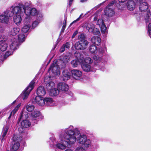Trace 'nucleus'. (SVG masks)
I'll return each instance as SVG.
<instances>
[{"mask_svg":"<svg viewBox=\"0 0 151 151\" xmlns=\"http://www.w3.org/2000/svg\"><path fill=\"white\" fill-rule=\"evenodd\" d=\"M67 128L69 135V138L71 140L72 138L73 139L72 140L73 142L72 143V145L74 144L76 141L78 143L84 145L86 148L89 147L91 146V140L87 139L86 135L81 134L78 128H74L72 126H70Z\"/></svg>","mask_w":151,"mask_h":151,"instance_id":"f257e3e1","label":"nucleus"},{"mask_svg":"<svg viewBox=\"0 0 151 151\" xmlns=\"http://www.w3.org/2000/svg\"><path fill=\"white\" fill-rule=\"evenodd\" d=\"M67 128L63 129H61L59 134V138L60 142H57L56 144L57 148L62 150H65L67 147L72 145V143L73 142L69 138Z\"/></svg>","mask_w":151,"mask_h":151,"instance_id":"f03ea898","label":"nucleus"},{"mask_svg":"<svg viewBox=\"0 0 151 151\" xmlns=\"http://www.w3.org/2000/svg\"><path fill=\"white\" fill-rule=\"evenodd\" d=\"M85 35L83 34L78 36V38L79 40L76 42L75 45V48L76 50H84L87 48L89 42L85 39Z\"/></svg>","mask_w":151,"mask_h":151,"instance_id":"7ed1b4c3","label":"nucleus"},{"mask_svg":"<svg viewBox=\"0 0 151 151\" xmlns=\"http://www.w3.org/2000/svg\"><path fill=\"white\" fill-rule=\"evenodd\" d=\"M25 12L24 14L29 17L31 16H34L36 15L37 17L38 14H41L35 8H31V4L30 2H27L25 3Z\"/></svg>","mask_w":151,"mask_h":151,"instance_id":"20e7f679","label":"nucleus"},{"mask_svg":"<svg viewBox=\"0 0 151 151\" xmlns=\"http://www.w3.org/2000/svg\"><path fill=\"white\" fill-rule=\"evenodd\" d=\"M60 60H55L49 68L48 71H51L54 76H58L60 75V69L61 68L62 65L60 63Z\"/></svg>","mask_w":151,"mask_h":151,"instance_id":"39448f33","label":"nucleus"},{"mask_svg":"<svg viewBox=\"0 0 151 151\" xmlns=\"http://www.w3.org/2000/svg\"><path fill=\"white\" fill-rule=\"evenodd\" d=\"M11 42L9 45L11 51H7L6 53L4 56V59L6 58V57L12 55L13 52L15 50L17 49L19 45V43L18 42L17 38H15L14 37H13Z\"/></svg>","mask_w":151,"mask_h":151,"instance_id":"423d86ee","label":"nucleus"},{"mask_svg":"<svg viewBox=\"0 0 151 151\" xmlns=\"http://www.w3.org/2000/svg\"><path fill=\"white\" fill-rule=\"evenodd\" d=\"M25 3H19L17 6H12L11 8V12L15 15L24 14L25 12Z\"/></svg>","mask_w":151,"mask_h":151,"instance_id":"0eeeda50","label":"nucleus"},{"mask_svg":"<svg viewBox=\"0 0 151 151\" xmlns=\"http://www.w3.org/2000/svg\"><path fill=\"white\" fill-rule=\"evenodd\" d=\"M35 82L34 80H32L29 83L28 86L23 91L20 96V98L23 100L27 99L28 96L32 89L34 87Z\"/></svg>","mask_w":151,"mask_h":151,"instance_id":"6e6552de","label":"nucleus"},{"mask_svg":"<svg viewBox=\"0 0 151 151\" xmlns=\"http://www.w3.org/2000/svg\"><path fill=\"white\" fill-rule=\"evenodd\" d=\"M10 118H8V120L6 122V124L5 125L3 129V130L1 135L0 139L1 142H3L5 139L8 130L10 127H12L13 124L14 122L13 120L10 119Z\"/></svg>","mask_w":151,"mask_h":151,"instance_id":"1a4fd4ad","label":"nucleus"},{"mask_svg":"<svg viewBox=\"0 0 151 151\" xmlns=\"http://www.w3.org/2000/svg\"><path fill=\"white\" fill-rule=\"evenodd\" d=\"M93 58L95 60L94 64L99 67L98 68L102 70H103L104 68V63L105 62V60L102 58L99 55H94L93 57Z\"/></svg>","mask_w":151,"mask_h":151,"instance_id":"9d476101","label":"nucleus"},{"mask_svg":"<svg viewBox=\"0 0 151 151\" xmlns=\"http://www.w3.org/2000/svg\"><path fill=\"white\" fill-rule=\"evenodd\" d=\"M83 26L86 28L89 32H92L94 35H99L100 34L99 29L95 28L93 24L91 22H85Z\"/></svg>","mask_w":151,"mask_h":151,"instance_id":"9b49d317","label":"nucleus"},{"mask_svg":"<svg viewBox=\"0 0 151 151\" xmlns=\"http://www.w3.org/2000/svg\"><path fill=\"white\" fill-rule=\"evenodd\" d=\"M115 3V1H112L106 7L104 13L106 16L111 17L114 15L115 12L112 6Z\"/></svg>","mask_w":151,"mask_h":151,"instance_id":"f8f14e48","label":"nucleus"},{"mask_svg":"<svg viewBox=\"0 0 151 151\" xmlns=\"http://www.w3.org/2000/svg\"><path fill=\"white\" fill-rule=\"evenodd\" d=\"M71 54L70 53H68L65 55H63L60 57L59 59L57 60H60V63L62 65L61 68H64L65 65V63L69 61L70 58L71 56Z\"/></svg>","mask_w":151,"mask_h":151,"instance_id":"ddd939ff","label":"nucleus"},{"mask_svg":"<svg viewBox=\"0 0 151 151\" xmlns=\"http://www.w3.org/2000/svg\"><path fill=\"white\" fill-rule=\"evenodd\" d=\"M96 17L94 18V21H96L97 24L101 28L102 33L105 34L107 32V28L106 27L103 20L102 19H99Z\"/></svg>","mask_w":151,"mask_h":151,"instance_id":"4468645a","label":"nucleus"},{"mask_svg":"<svg viewBox=\"0 0 151 151\" xmlns=\"http://www.w3.org/2000/svg\"><path fill=\"white\" fill-rule=\"evenodd\" d=\"M31 125L30 123L28 121L25 120L23 121L21 123V126L18 128L19 131L20 133H24L25 128L29 127Z\"/></svg>","mask_w":151,"mask_h":151,"instance_id":"2eb2a0df","label":"nucleus"},{"mask_svg":"<svg viewBox=\"0 0 151 151\" xmlns=\"http://www.w3.org/2000/svg\"><path fill=\"white\" fill-rule=\"evenodd\" d=\"M8 11H6L0 15V22L4 24H7L9 21Z\"/></svg>","mask_w":151,"mask_h":151,"instance_id":"dca6fc26","label":"nucleus"},{"mask_svg":"<svg viewBox=\"0 0 151 151\" xmlns=\"http://www.w3.org/2000/svg\"><path fill=\"white\" fill-rule=\"evenodd\" d=\"M45 98L40 96H37L33 101L34 104H36L40 106H42L45 105Z\"/></svg>","mask_w":151,"mask_h":151,"instance_id":"f3484780","label":"nucleus"},{"mask_svg":"<svg viewBox=\"0 0 151 151\" xmlns=\"http://www.w3.org/2000/svg\"><path fill=\"white\" fill-rule=\"evenodd\" d=\"M71 73L73 77L76 79H79L82 75V72L78 70H72Z\"/></svg>","mask_w":151,"mask_h":151,"instance_id":"a211bd4d","label":"nucleus"},{"mask_svg":"<svg viewBox=\"0 0 151 151\" xmlns=\"http://www.w3.org/2000/svg\"><path fill=\"white\" fill-rule=\"evenodd\" d=\"M58 89L62 91L66 92L68 89V86L64 83H60L58 84Z\"/></svg>","mask_w":151,"mask_h":151,"instance_id":"6ab92c4d","label":"nucleus"},{"mask_svg":"<svg viewBox=\"0 0 151 151\" xmlns=\"http://www.w3.org/2000/svg\"><path fill=\"white\" fill-rule=\"evenodd\" d=\"M42 20V14H38L37 16V17H36V20L34 21L32 24V27L33 28H35Z\"/></svg>","mask_w":151,"mask_h":151,"instance_id":"aec40b11","label":"nucleus"},{"mask_svg":"<svg viewBox=\"0 0 151 151\" xmlns=\"http://www.w3.org/2000/svg\"><path fill=\"white\" fill-rule=\"evenodd\" d=\"M23 14H17L13 17V21L15 24L17 26L19 25L22 21L21 16Z\"/></svg>","mask_w":151,"mask_h":151,"instance_id":"412c9836","label":"nucleus"},{"mask_svg":"<svg viewBox=\"0 0 151 151\" xmlns=\"http://www.w3.org/2000/svg\"><path fill=\"white\" fill-rule=\"evenodd\" d=\"M70 73L69 70H64L62 72V78L64 81H67L70 78Z\"/></svg>","mask_w":151,"mask_h":151,"instance_id":"4be33fe9","label":"nucleus"},{"mask_svg":"<svg viewBox=\"0 0 151 151\" xmlns=\"http://www.w3.org/2000/svg\"><path fill=\"white\" fill-rule=\"evenodd\" d=\"M37 96H44L45 93L46 91L44 87L42 86H40L38 87L37 89Z\"/></svg>","mask_w":151,"mask_h":151,"instance_id":"5701e85b","label":"nucleus"},{"mask_svg":"<svg viewBox=\"0 0 151 151\" xmlns=\"http://www.w3.org/2000/svg\"><path fill=\"white\" fill-rule=\"evenodd\" d=\"M40 114V112L37 111H34L31 113V116L32 118V119L33 122L37 123L38 120L37 118L38 117Z\"/></svg>","mask_w":151,"mask_h":151,"instance_id":"b1692460","label":"nucleus"},{"mask_svg":"<svg viewBox=\"0 0 151 151\" xmlns=\"http://www.w3.org/2000/svg\"><path fill=\"white\" fill-rule=\"evenodd\" d=\"M45 104L47 106H53L55 105V102L51 98H45Z\"/></svg>","mask_w":151,"mask_h":151,"instance_id":"393cba45","label":"nucleus"},{"mask_svg":"<svg viewBox=\"0 0 151 151\" xmlns=\"http://www.w3.org/2000/svg\"><path fill=\"white\" fill-rule=\"evenodd\" d=\"M148 6L147 3L146 2H143L140 3L139 5V9L140 11L142 12H145L148 9Z\"/></svg>","mask_w":151,"mask_h":151,"instance_id":"a878e982","label":"nucleus"},{"mask_svg":"<svg viewBox=\"0 0 151 151\" xmlns=\"http://www.w3.org/2000/svg\"><path fill=\"white\" fill-rule=\"evenodd\" d=\"M81 64V66L83 70L86 72H89L90 71H93L90 65L86 63H85L83 62Z\"/></svg>","mask_w":151,"mask_h":151,"instance_id":"bb28decb","label":"nucleus"},{"mask_svg":"<svg viewBox=\"0 0 151 151\" xmlns=\"http://www.w3.org/2000/svg\"><path fill=\"white\" fill-rule=\"evenodd\" d=\"M128 9L130 10H133L135 8V4L132 0H129L127 3Z\"/></svg>","mask_w":151,"mask_h":151,"instance_id":"cd10ccee","label":"nucleus"},{"mask_svg":"<svg viewBox=\"0 0 151 151\" xmlns=\"http://www.w3.org/2000/svg\"><path fill=\"white\" fill-rule=\"evenodd\" d=\"M91 40L92 43L97 45H99L101 41L100 38L96 36L93 37Z\"/></svg>","mask_w":151,"mask_h":151,"instance_id":"c85d7f7f","label":"nucleus"},{"mask_svg":"<svg viewBox=\"0 0 151 151\" xmlns=\"http://www.w3.org/2000/svg\"><path fill=\"white\" fill-rule=\"evenodd\" d=\"M55 138L54 136L52 135L51 137L50 138V140L49 141V145L50 147L55 148L56 147V144L55 145Z\"/></svg>","mask_w":151,"mask_h":151,"instance_id":"c756f323","label":"nucleus"},{"mask_svg":"<svg viewBox=\"0 0 151 151\" xmlns=\"http://www.w3.org/2000/svg\"><path fill=\"white\" fill-rule=\"evenodd\" d=\"M20 31L19 28L17 27H14L12 28L10 30L9 34L13 36L16 35Z\"/></svg>","mask_w":151,"mask_h":151,"instance_id":"7c9ffc66","label":"nucleus"},{"mask_svg":"<svg viewBox=\"0 0 151 151\" xmlns=\"http://www.w3.org/2000/svg\"><path fill=\"white\" fill-rule=\"evenodd\" d=\"M89 51L92 53H97L98 50L97 47L93 45H91L89 47Z\"/></svg>","mask_w":151,"mask_h":151,"instance_id":"2f4dec72","label":"nucleus"},{"mask_svg":"<svg viewBox=\"0 0 151 151\" xmlns=\"http://www.w3.org/2000/svg\"><path fill=\"white\" fill-rule=\"evenodd\" d=\"M50 94L51 96H56L58 95L59 93V90L58 89L53 88L49 90Z\"/></svg>","mask_w":151,"mask_h":151,"instance_id":"473e14b6","label":"nucleus"},{"mask_svg":"<svg viewBox=\"0 0 151 151\" xmlns=\"http://www.w3.org/2000/svg\"><path fill=\"white\" fill-rule=\"evenodd\" d=\"M74 56L77 58V60L83 62V56L79 52H76L74 54Z\"/></svg>","mask_w":151,"mask_h":151,"instance_id":"72a5a7b5","label":"nucleus"},{"mask_svg":"<svg viewBox=\"0 0 151 151\" xmlns=\"http://www.w3.org/2000/svg\"><path fill=\"white\" fill-rule=\"evenodd\" d=\"M30 27V25L28 23L27 24H24V25L22 28V32L24 33H27L29 31Z\"/></svg>","mask_w":151,"mask_h":151,"instance_id":"f704fd0d","label":"nucleus"},{"mask_svg":"<svg viewBox=\"0 0 151 151\" xmlns=\"http://www.w3.org/2000/svg\"><path fill=\"white\" fill-rule=\"evenodd\" d=\"M28 117V115L27 113L25 111H23L21 113L20 117L18 119L19 122L21 120L27 118Z\"/></svg>","mask_w":151,"mask_h":151,"instance_id":"c9c22d12","label":"nucleus"},{"mask_svg":"<svg viewBox=\"0 0 151 151\" xmlns=\"http://www.w3.org/2000/svg\"><path fill=\"white\" fill-rule=\"evenodd\" d=\"M7 47V44L6 42H1L0 45V49L2 51L6 50Z\"/></svg>","mask_w":151,"mask_h":151,"instance_id":"e433bc0d","label":"nucleus"},{"mask_svg":"<svg viewBox=\"0 0 151 151\" xmlns=\"http://www.w3.org/2000/svg\"><path fill=\"white\" fill-rule=\"evenodd\" d=\"M21 103H19L16 106L14 109L11 112L9 116V119L10 118L12 115H14L16 113L21 106Z\"/></svg>","mask_w":151,"mask_h":151,"instance_id":"4c0bfd02","label":"nucleus"},{"mask_svg":"<svg viewBox=\"0 0 151 151\" xmlns=\"http://www.w3.org/2000/svg\"><path fill=\"white\" fill-rule=\"evenodd\" d=\"M18 42L19 43L25 41V36L23 34H21L18 35Z\"/></svg>","mask_w":151,"mask_h":151,"instance_id":"58836bf2","label":"nucleus"},{"mask_svg":"<svg viewBox=\"0 0 151 151\" xmlns=\"http://www.w3.org/2000/svg\"><path fill=\"white\" fill-rule=\"evenodd\" d=\"M46 86L47 90L49 91L54 88L55 83L54 82L52 81L50 82L47 84Z\"/></svg>","mask_w":151,"mask_h":151,"instance_id":"ea45409f","label":"nucleus"},{"mask_svg":"<svg viewBox=\"0 0 151 151\" xmlns=\"http://www.w3.org/2000/svg\"><path fill=\"white\" fill-rule=\"evenodd\" d=\"M25 107L27 110L29 112L32 111L35 108V106L33 105L30 104H27Z\"/></svg>","mask_w":151,"mask_h":151,"instance_id":"a19ab883","label":"nucleus"},{"mask_svg":"<svg viewBox=\"0 0 151 151\" xmlns=\"http://www.w3.org/2000/svg\"><path fill=\"white\" fill-rule=\"evenodd\" d=\"M82 62L81 61L78 60H74L71 62V64L72 66L75 67H77L80 63H82Z\"/></svg>","mask_w":151,"mask_h":151,"instance_id":"79ce46f5","label":"nucleus"},{"mask_svg":"<svg viewBox=\"0 0 151 151\" xmlns=\"http://www.w3.org/2000/svg\"><path fill=\"white\" fill-rule=\"evenodd\" d=\"M106 47H104L102 48H100L98 50V54L102 55L106 51Z\"/></svg>","mask_w":151,"mask_h":151,"instance_id":"37998d69","label":"nucleus"},{"mask_svg":"<svg viewBox=\"0 0 151 151\" xmlns=\"http://www.w3.org/2000/svg\"><path fill=\"white\" fill-rule=\"evenodd\" d=\"M84 63L90 64L93 62L92 60L89 57H86L84 59Z\"/></svg>","mask_w":151,"mask_h":151,"instance_id":"c03bdc74","label":"nucleus"},{"mask_svg":"<svg viewBox=\"0 0 151 151\" xmlns=\"http://www.w3.org/2000/svg\"><path fill=\"white\" fill-rule=\"evenodd\" d=\"M7 40V37L4 35H0V42H5Z\"/></svg>","mask_w":151,"mask_h":151,"instance_id":"a18cd8bd","label":"nucleus"},{"mask_svg":"<svg viewBox=\"0 0 151 151\" xmlns=\"http://www.w3.org/2000/svg\"><path fill=\"white\" fill-rule=\"evenodd\" d=\"M151 14L150 11H148L147 12V15L145 17L146 22H147L149 20Z\"/></svg>","mask_w":151,"mask_h":151,"instance_id":"49530a36","label":"nucleus"},{"mask_svg":"<svg viewBox=\"0 0 151 151\" xmlns=\"http://www.w3.org/2000/svg\"><path fill=\"white\" fill-rule=\"evenodd\" d=\"M83 13H82L80 16L77 19H76V20H74L73 21L72 23H71L70 24V25L71 26L73 24V23L76 22L78 21L80 19L82 18L83 17Z\"/></svg>","mask_w":151,"mask_h":151,"instance_id":"de8ad7c7","label":"nucleus"},{"mask_svg":"<svg viewBox=\"0 0 151 151\" xmlns=\"http://www.w3.org/2000/svg\"><path fill=\"white\" fill-rule=\"evenodd\" d=\"M75 151H86V150L84 147L80 146L77 147Z\"/></svg>","mask_w":151,"mask_h":151,"instance_id":"09e8293b","label":"nucleus"},{"mask_svg":"<svg viewBox=\"0 0 151 151\" xmlns=\"http://www.w3.org/2000/svg\"><path fill=\"white\" fill-rule=\"evenodd\" d=\"M66 19H65L63 21V23L64 24H63V25L62 27V29H61V31L63 32L64 30L65 29L66 25Z\"/></svg>","mask_w":151,"mask_h":151,"instance_id":"8fccbe9b","label":"nucleus"},{"mask_svg":"<svg viewBox=\"0 0 151 151\" xmlns=\"http://www.w3.org/2000/svg\"><path fill=\"white\" fill-rule=\"evenodd\" d=\"M66 49H68L70 47V43L69 42H67L65 44L63 45Z\"/></svg>","mask_w":151,"mask_h":151,"instance_id":"3c124183","label":"nucleus"},{"mask_svg":"<svg viewBox=\"0 0 151 151\" xmlns=\"http://www.w3.org/2000/svg\"><path fill=\"white\" fill-rule=\"evenodd\" d=\"M148 32L151 35V23H149L148 25Z\"/></svg>","mask_w":151,"mask_h":151,"instance_id":"603ef678","label":"nucleus"},{"mask_svg":"<svg viewBox=\"0 0 151 151\" xmlns=\"http://www.w3.org/2000/svg\"><path fill=\"white\" fill-rule=\"evenodd\" d=\"M65 48L63 45H62L60 50V52H63L65 50Z\"/></svg>","mask_w":151,"mask_h":151,"instance_id":"864d4df0","label":"nucleus"},{"mask_svg":"<svg viewBox=\"0 0 151 151\" xmlns=\"http://www.w3.org/2000/svg\"><path fill=\"white\" fill-rule=\"evenodd\" d=\"M78 31H75L74 33H73L72 36V38H73L75 36L78 34Z\"/></svg>","mask_w":151,"mask_h":151,"instance_id":"5fc2aeb1","label":"nucleus"},{"mask_svg":"<svg viewBox=\"0 0 151 151\" xmlns=\"http://www.w3.org/2000/svg\"><path fill=\"white\" fill-rule=\"evenodd\" d=\"M69 1V6H71L72 2L73 0H68Z\"/></svg>","mask_w":151,"mask_h":151,"instance_id":"6e6d98bb","label":"nucleus"},{"mask_svg":"<svg viewBox=\"0 0 151 151\" xmlns=\"http://www.w3.org/2000/svg\"><path fill=\"white\" fill-rule=\"evenodd\" d=\"M135 1L137 3H139L140 4V3H142L141 2L142 1V0H135Z\"/></svg>","mask_w":151,"mask_h":151,"instance_id":"4d7b16f0","label":"nucleus"},{"mask_svg":"<svg viewBox=\"0 0 151 151\" xmlns=\"http://www.w3.org/2000/svg\"><path fill=\"white\" fill-rule=\"evenodd\" d=\"M64 151H73V150L70 149H67L65 150Z\"/></svg>","mask_w":151,"mask_h":151,"instance_id":"13d9d810","label":"nucleus"},{"mask_svg":"<svg viewBox=\"0 0 151 151\" xmlns=\"http://www.w3.org/2000/svg\"><path fill=\"white\" fill-rule=\"evenodd\" d=\"M87 0H81V2L82 3H83L87 1Z\"/></svg>","mask_w":151,"mask_h":151,"instance_id":"bf43d9fd","label":"nucleus"},{"mask_svg":"<svg viewBox=\"0 0 151 151\" xmlns=\"http://www.w3.org/2000/svg\"><path fill=\"white\" fill-rule=\"evenodd\" d=\"M16 100H15L12 103V105L13 104H14L16 102Z\"/></svg>","mask_w":151,"mask_h":151,"instance_id":"052dcab7","label":"nucleus"},{"mask_svg":"<svg viewBox=\"0 0 151 151\" xmlns=\"http://www.w3.org/2000/svg\"><path fill=\"white\" fill-rule=\"evenodd\" d=\"M28 19V18L27 17H25V19L26 20L27 19Z\"/></svg>","mask_w":151,"mask_h":151,"instance_id":"680f3d73","label":"nucleus"},{"mask_svg":"<svg viewBox=\"0 0 151 151\" xmlns=\"http://www.w3.org/2000/svg\"><path fill=\"white\" fill-rule=\"evenodd\" d=\"M1 113V111H0V114Z\"/></svg>","mask_w":151,"mask_h":151,"instance_id":"e2e57ef3","label":"nucleus"},{"mask_svg":"<svg viewBox=\"0 0 151 151\" xmlns=\"http://www.w3.org/2000/svg\"><path fill=\"white\" fill-rule=\"evenodd\" d=\"M8 108H8H6L5 109H7Z\"/></svg>","mask_w":151,"mask_h":151,"instance_id":"0e129e2a","label":"nucleus"}]
</instances>
